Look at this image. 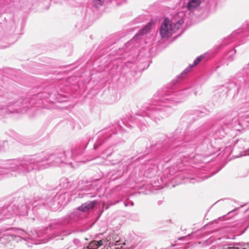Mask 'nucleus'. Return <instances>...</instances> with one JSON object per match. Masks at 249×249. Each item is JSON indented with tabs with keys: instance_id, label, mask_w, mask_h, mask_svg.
<instances>
[{
	"instance_id": "1",
	"label": "nucleus",
	"mask_w": 249,
	"mask_h": 249,
	"mask_svg": "<svg viewBox=\"0 0 249 249\" xmlns=\"http://www.w3.org/2000/svg\"><path fill=\"white\" fill-rule=\"evenodd\" d=\"M63 164H68V150L53 153L42 152L21 159L8 160L0 166V179L24 176L34 170H43Z\"/></svg>"
},
{
	"instance_id": "2",
	"label": "nucleus",
	"mask_w": 249,
	"mask_h": 249,
	"mask_svg": "<svg viewBox=\"0 0 249 249\" xmlns=\"http://www.w3.org/2000/svg\"><path fill=\"white\" fill-rule=\"evenodd\" d=\"M193 93L196 96L197 91L195 87H189L183 90L173 92L171 90L165 93L155 95L150 104H145L142 107L141 114H137L132 120V123L138 127L142 124L146 125L152 120L155 122L160 121L168 114L166 110L176 103L180 102L188 95Z\"/></svg>"
},
{
	"instance_id": "3",
	"label": "nucleus",
	"mask_w": 249,
	"mask_h": 249,
	"mask_svg": "<svg viewBox=\"0 0 249 249\" xmlns=\"http://www.w3.org/2000/svg\"><path fill=\"white\" fill-rule=\"evenodd\" d=\"M32 206L33 209L38 206H43L47 208H50L52 211H55L58 207V202L56 201V196L49 197L47 199L38 197L34 198V200L22 199L18 206L11 203L8 206L0 208V221L11 218L15 215H26Z\"/></svg>"
},
{
	"instance_id": "4",
	"label": "nucleus",
	"mask_w": 249,
	"mask_h": 249,
	"mask_svg": "<svg viewBox=\"0 0 249 249\" xmlns=\"http://www.w3.org/2000/svg\"><path fill=\"white\" fill-rule=\"evenodd\" d=\"M203 132L202 127L194 129L188 126L184 132L177 129L169 141L172 143L173 148L176 149V152H186L188 147L194 148L195 145L202 141Z\"/></svg>"
},
{
	"instance_id": "5",
	"label": "nucleus",
	"mask_w": 249,
	"mask_h": 249,
	"mask_svg": "<svg viewBox=\"0 0 249 249\" xmlns=\"http://www.w3.org/2000/svg\"><path fill=\"white\" fill-rule=\"evenodd\" d=\"M235 115L236 113L228 114L222 119L221 126L216 130L214 133V142H211L212 146H213L215 150L222 151L231 145L225 129L228 128L239 130V128H234L237 125L239 124L237 122V119L235 118Z\"/></svg>"
},
{
	"instance_id": "6",
	"label": "nucleus",
	"mask_w": 249,
	"mask_h": 249,
	"mask_svg": "<svg viewBox=\"0 0 249 249\" xmlns=\"http://www.w3.org/2000/svg\"><path fill=\"white\" fill-rule=\"evenodd\" d=\"M184 15L183 12H179L171 21L168 18H164L159 30L161 38H169L175 31L180 28L184 23V20L182 18Z\"/></svg>"
},
{
	"instance_id": "7",
	"label": "nucleus",
	"mask_w": 249,
	"mask_h": 249,
	"mask_svg": "<svg viewBox=\"0 0 249 249\" xmlns=\"http://www.w3.org/2000/svg\"><path fill=\"white\" fill-rule=\"evenodd\" d=\"M76 213L73 212L63 218L53 220L50 223L49 227H47L46 233H48V231L54 229L62 230L67 225L72 223L73 220L76 219Z\"/></svg>"
},
{
	"instance_id": "8",
	"label": "nucleus",
	"mask_w": 249,
	"mask_h": 249,
	"mask_svg": "<svg viewBox=\"0 0 249 249\" xmlns=\"http://www.w3.org/2000/svg\"><path fill=\"white\" fill-rule=\"evenodd\" d=\"M23 104L22 103L18 101L10 102L7 105H5L3 103L0 104V119L5 117L10 113L20 112L22 110L20 109L19 104Z\"/></svg>"
},
{
	"instance_id": "9",
	"label": "nucleus",
	"mask_w": 249,
	"mask_h": 249,
	"mask_svg": "<svg viewBox=\"0 0 249 249\" xmlns=\"http://www.w3.org/2000/svg\"><path fill=\"white\" fill-rule=\"evenodd\" d=\"M243 75L242 80H240V82H236L235 85L238 87L237 91H245L249 89V64L248 66L243 69Z\"/></svg>"
},
{
	"instance_id": "10",
	"label": "nucleus",
	"mask_w": 249,
	"mask_h": 249,
	"mask_svg": "<svg viewBox=\"0 0 249 249\" xmlns=\"http://www.w3.org/2000/svg\"><path fill=\"white\" fill-rule=\"evenodd\" d=\"M211 57H212V55H211L209 53H205L198 56L194 61L192 65H190L188 68H186L179 75L177 76V81H179L183 75L186 74L189 71H190L193 67L196 66L201 60L205 59V60L206 61L210 59Z\"/></svg>"
},
{
	"instance_id": "11",
	"label": "nucleus",
	"mask_w": 249,
	"mask_h": 249,
	"mask_svg": "<svg viewBox=\"0 0 249 249\" xmlns=\"http://www.w3.org/2000/svg\"><path fill=\"white\" fill-rule=\"evenodd\" d=\"M97 180H94L91 181L87 180H82L78 184L77 188L79 190L82 191H91L95 190V187L97 186Z\"/></svg>"
},
{
	"instance_id": "12",
	"label": "nucleus",
	"mask_w": 249,
	"mask_h": 249,
	"mask_svg": "<svg viewBox=\"0 0 249 249\" xmlns=\"http://www.w3.org/2000/svg\"><path fill=\"white\" fill-rule=\"evenodd\" d=\"M243 32V29H238L232 33L230 36L226 38H224L220 44V46H223L229 43L230 42H232V40L238 39L240 37V34Z\"/></svg>"
},
{
	"instance_id": "13",
	"label": "nucleus",
	"mask_w": 249,
	"mask_h": 249,
	"mask_svg": "<svg viewBox=\"0 0 249 249\" xmlns=\"http://www.w3.org/2000/svg\"><path fill=\"white\" fill-rule=\"evenodd\" d=\"M198 6L204 7L206 6V2L205 0H190L187 4V9L190 11H193Z\"/></svg>"
},
{
	"instance_id": "14",
	"label": "nucleus",
	"mask_w": 249,
	"mask_h": 249,
	"mask_svg": "<svg viewBox=\"0 0 249 249\" xmlns=\"http://www.w3.org/2000/svg\"><path fill=\"white\" fill-rule=\"evenodd\" d=\"M50 97L49 93L46 92H39L36 94L34 95L30 101V103L32 105L36 104H41V100Z\"/></svg>"
},
{
	"instance_id": "15",
	"label": "nucleus",
	"mask_w": 249,
	"mask_h": 249,
	"mask_svg": "<svg viewBox=\"0 0 249 249\" xmlns=\"http://www.w3.org/2000/svg\"><path fill=\"white\" fill-rule=\"evenodd\" d=\"M98 201L94 200L92 201L87 202L82 204L80 206L77 208V210L82 212H86L93 209V208L97 204Z\"/></svg>"
},
{
	"instance_id": "16",
	"label": "nucleus",
	"mask_w": 249,
	"mask_h": 249,
	"mask_svg": "<svg viewBox=\"0 0 249 249\" xmlns=\"http://www.w3.org/2000/svg\"><path fill=\"white\" fill-rule=\"evenodd\" d=\"M14 233H9V235L11 239H14L16 237H19L25 239L27 237V234L26 231L20 229H15Z\"/></svg>"
},
{
	"instance_id": "17",
	"label": "nucleus",
	"mask_w": 249,
	"mask_h": 249,
	"mask_svg": "<svg viewBox=\"0 0 249 249\" xmlns=\"http://www.w3.org/2000/svg\"><path fill=\"white\" fill-rule=\"evenodd\" d=\"M152 25L150 23H148L142 29H141L139 32L135 35L134 38L130 40V42H128V44L132 43L134 39H135L140 35H143L149 33L152 29Z\"/></svg>"
},
{
	"instance_id": "18",
	"label": "nucleus",
	"mask_w": 249,
	"mask_h": 249,
	"mask_svg": "<svg viewBox=\"0 0 249 249\" xmlns=\"http://www.w3.org/2000/svg\"><path fill=\"white\" fill-rule=\"evenodd\" d=\"M105 243L106 241L105 240H93L90 242L88 248L89 249H97L102 246H105Z\"/></svg>"
},
{
	"instance_id": "19",
	"label": "nucleus",
	"mask_w": 249,
	"mask_h": 249,
	"mask_svg": "<svg viewBox=\"0 0 249 249\" xmlns=\"http://www.w3.org/2000/svg\"><path fill=\"white\" fill-rule=\"evenodd\" d=\"M113 152V150L112 147H109L103 151L100 157L103 159H106L109 156L111 155Z\"/></svg>"
},
{
	"instance_id": "20",
	"label": "nucleus",
	"mask_w": 249,
	"mask_h": 249,
	"mask_svg": "<svg viewBox=\"0 0 249 249\" xmlns=\"http://www.w3.org/2000/svg\"><path fill=\"white\" fill-rule=\"evenodd\" d=\"M114 232L112 233L111 234L108 235V236L106 238V243L105 244V246H109L110 247L115 246V242L114 238Z\"/></svg>"
},
{
	"instance_id": "21",
	"label": "nucleus",
	"mask_w": 249,
	"mask_h": 249,
	"mask_svg": "<svg viewBox=\"0 0 249 249\" xmlns=\"http://www.w3.org/2000/svg\"><path fill=\"white\" fill-rule=\"evenodd\" d=\"M60 185L62 188L64 189H69L72 188V184L70 185V182L68 180V179L67 178H62Z\"/></svg>"
},
{
	"instance_id": "22",
	"label": "nucleus",
	"mask_w": 249,
	"mask_h": 249,
	"mask_svg": "<svg viewBox=\"0 0 249 249\" xmlns=\"http://www.w3.org/2000/svg\"><path fill=\"white\" fill-rule=\"evenodd\" d=\"M111 136V135H109L107 136H104L103 140H98L97 142L94 144V149L96 150L98 147H99L104 142V141L107 139L109 138Z\"/></svg>"
},
{
	"instance_id": "23",
	"label": "nucleus",
	"mask_w": 249,
	"mask_h": 249,
	"mask_svg": "<svg viewBox=\"0 0 249 249\" xmlns=\"http://www.w3.org/2000/svg\"><path fill=\"white\" fill-rule=\"evenodd\" d=\"M113 237L115 240V246L121 245L122 244V240H121V237L115 232Z\"/></svg>"
},
{
	"instance_id": "24",
	"label": "nucleus",
	"mask_w": 249,
	"mask_h": 249,
	"mask_svg": "<svg viewBox=\"0 0 249 249\" xmlns=\"http://www.w3.org/2000/svg\"><path fill=\"white\" fill-rule=\"evenodd\" d=\"M105 1H106V0H94V5L95 7L98 8L100 6L103 5Z\"/></svg>"
},
{
	"instance_id": "25",
	"label": "nucleus",
	"mask_w": 249,
	"mask_h": 249,
	"mask_svg": "<svg viewBox=\"0 0 249 249\" xmlns=\"http://www.w3.org/2000/svg\"><path fill=\"white\" fill-rule=\"evenodd\" d=\"M73 243L76 246L79 247L81 245V242L79 239H74L73 240Z\"/></svg>"
},
{
	"instance_id": "26",
	"label": "nucleus",
	"mask_w": 249,
	"mask_h": 249,
	"mask_svg": "<svg viewBox=\"0 0 249 249\" xmlns=\"http://www.w3.org/2000/svg\"><path fill=\"white\" fill-rule=\"evenodd\" d=\"M3 238L0 240V249H4L5 248V245L4 241H2Z\"/></svg>"
},
{
	"instance_id": "27",
	"label": "nucleus",
	"mask_w": 249,
	"mask_h": 249,
	"mask_svg": "<svg viewBox=\"0 0 249 249\" xmlns=\"http://www.w3.org/2000/svg\"><path fill=\"white\" fill-rule=\"evenodd\" d=\"M226 249H245V248H239L237 247L233 246V247H228Z\"/></svg>"
},
{
	"instance_id": "28",
	"label": "nucleus",
	"mask_w": 249,
	"mask_h": 249,
	"mask_svg": "<svg viewBox=\"0 0 249 249\" xmlns=\"http://www.w3.org/2000/svg\"><path fill=\"white\" fill-rule=\"evenodd\" d=\"M221 89H222L224 91H225L226 93H227L228 91L227 88L224 86H222L221 88Z\"/></svg>"
},
{
	"instance_id": "29",
	"label": "nucleus",
	"mask_w": 249,
	"mask_h": 249,
	"mask_svg": "<svg viewBox=\"0 0 249 249\" xmlns=\"http://www.w3.org/2000/svg\"><path fill=\"white\" fill-rule=\"evenodd\" d=\"M228 59L230 60V61H232L233 60V57L232 56H229V58H228Z\"/></svg>"
},
{
	"instance_id": "30",
	"label": "nucleus",
	"mask_w": 249,
	"mask_h": 249,
	"mask_svg": "<svg viewBox=\"0 0 249 249\" xmlns=\"http://www.w3.org/2000/svg\"><path fill=\"white\" fill-rule=\"evenodd\" d=\"M236 51L235 49L231 51V52H230V53H232L233 54H235L236 53Z\"/></svg>"
},
{
	"instance_id": "31",
	"label": "nucleus",
	"mask_w": 249,
	"mask_h": 249,
	"mask_svg": "<svg viewBox=\"0 0 249 249\" xmlns=\"http://www.w3.org/2000/svg\"><path fill=\"white\" fill-rule=\"evenodd\" d=\"M96 194H94V195H90V196H89V197H94L96 196Z\"/></svg>"
},
{
	"instance_id": "32",
	"label": "nucleus",
	"mask_w": 249,
	"mask_h": 249,
	"mask_svg": "<svg viewBox=\"0 0 249 249\" xmlns=\"http://www.w3.org/2000/svg\"><path fill=\"white\" fill-rule=\"evenodd\" d=\"M89 194H90L87 193V194H84V195H82L81 197H84L85 196H88V195H89Z\"/></svg>"
},
{
	"instance_id": "33",
	"label": "nucleus",
	"mask_w": 249,
	"mask_h": 249,
	"mask_svg": "<svg viewBox=\"0 0 249 249\" xmlns=\"http://www.w3.org/2000/svg\"><path fill=\"white\" fill-rule=\"evenodd\" d=\"M248 31H249V24L248 25L247 29L245 31V32H247Z\"/></svg>"
},
{
	"instance_id": "34",
	"label": "nucleus",
	"mask_w": 249,
	"mask_h": 249,
	"mask_svg": "<svg viewBox=\"0 0 249 249\" xmlns=\"http://www.w3.org/2000/svg\"><path fill=\"white\" fill-rule=\"evenodd\" d=\"M62 234H63V235H67V234H70V233H64V232L63 233H62ZM60 234L61 235V234H62V233H61Z\"/></svg>"
},
{
	"instance_id": "35",
	"label": "nucleus",
	"mask_w": 249,
	"mask_h": 249,
	"mask_svg": "<svg viewBox=\"0 0 249 249\" xmlns=\"http://www.w3.org/2000/svg\"><path fill=\"white\" fill-rule=\"evenodd\" d=\"M246 103L248 104V106H249V101L248 102H247Z\"/></svg>"
},
{
	"instance_id": "36",
	"label": "nucleus",
	"mask_w": 249,
	"mask_h": 249,
	"mask_svg": "<svg viewBox=\"0 0 249 249\" xmlns=\"http://www.w3.org/2000/svg\"><path fill=\"white\" fill-rule=\"evenodd\" d=\"M112 0H106V1L107 2H109V1H111Z\"/></svg>"
},
{
	"instance_id": "37",
	"label": "nucleus",
	"mask_w": 249,
	"mask_h": 249,
	"mask_svg": "<svg viewBox=\"0 0 249 249\" xmlns=\"http://www.w3.org/2000/svg\"><path fill=\"white\" fill-rule=\"evenodd\" d=\"M247 155H249V150H248V151L247 152Z\"/></svg>"
},
{
	"instance_id": "38",
	"label": "nucleus",
	"mask_w": 249,
	"mask_h": 249,
	"mask_svg": "<svg viewBox=\"0 0 249 249\" xmlns=\"http://www.w3.org/2000/svg\"><path fill=\"white\" fill-rule=\"evenodd\" d=\"M133 205H134L133 202H131V206H133Z\"/></svg>"
},
{
	"instance_id": "39",
	"label": "nucleus",
	"mask_w": 249,
	"mask_h": 249,
	"mask_svg": "<svg viewBox=\"0 0 249 249\" xmlns=\"http://www.w3.org/2000/svg\"><path fill=\"white\" fill-rule=\"evenodd\" d=\"M241 141H240V140H236V142H241Z\"/></svg>"
},
{
	"instance_id": "40",
	"label": "nucleus",
	"mask_w": 249,
	"mask_h": 249,
	"mask_svg": "<svg viewBox=\"0 0 249 249\" xmlns=\"http://www.w3.org/2000/svg\"><path fill=\"white\" fill-rule=\"evenodd\" d=\"M7 141H4V142H3V143L4 144L5 143H7Z\"/></svg>"
},
{
	"instance_id": "41",
	"label": "nucleus",
	"mask_w": 249,
	"mask_h": 249,
	"mask_svg": "<svg viewBox=\"0 0 249 249\" xmlns=\"http://www.w3.org/2000/svg\"><path fill=\"white\" fill-rule=\"evenodd\" d=\"M124 205H125V206H127V204L125 202H124Z\"/></svg>"
},
{
	"instance_id": "42",
	"label": "nucleus",
	"mask_w": 249,
	"mask_h": 249,
	"mask_svg": "<svg viewBox=\"0 0 249 249\" xmlns=\"http://www.w3.org/2000/svg\"><path fill=\"white\" fill-rule=\"evenodd\" d=\"M173 84H175V81H174V80H173Z\"/></svg>"
},
{
	"instance_id": "43",
	"label": "nucleus",
	"mask_w": 249,
	"mask_h": 249,
	"mask_svg": "<svg viewBox=\"0 0 249 249\" xmlns=\"http://www.w3.org/2000/svg\"><path fill=\"white\" fill-rule=\"evenodd\" d=\"M233 212H230L229 213H233Z\"/></svg>"
},
{
	"instance_id": "44",
	"label": "nucleus",
	"mask_w": 249,
	"mask_h": 249,
	"mask_svg": "<svg viewBox=\"0 0 249 249\" xmlns=\"http://www.w3.org/2000/svg\"><path fill=\"white\" fill-rule=\"evenodd\" d=\"M2 150V148L1 147H0V150Z\"/></svg>"
}]
</instances>
